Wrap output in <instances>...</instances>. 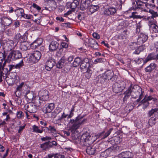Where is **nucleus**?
Wrapping results in <instances>:
<instances>
[{"label":"nucleus","instance_id":"6e6d98bb","mask_svg":"<svg viewBox=\"0 0 158 158\" xmlns=\"http://www.w3.org/2000/svg\"><path fill=\"white\" fill-rule=\"evenodd\" d=\"M23 61L22 60L20 62L15 65V69H20L23 65Z\"/></svg>","mask_w":158,"mask_h":158},{"label":"nucleus","instance_id":"0e129e2a","mask_svg":"<svg viewBox=\"0 0 158 158\" xmlns=\"http://www.w3.org/2000/svg\"><path fill=\"white\" fill-rule=\"evenodd\" d=\"M61 48H68V44L65 42H62L61 43Z\"/></svg>","mask_w":158,"mask_h":158},{"label":"nucleus","instance_id":"393cba45","mask_svg":"<svg viewBox=\"0 0 158 158\" xmlns=\"http://www.w3.org/2000/svg\"><path fill=\"white\" fill-rule=\"evenodd\" d=\"M66 60V58L65 56H63L57 63L56 64L57 68L59 69L62 68Z\"/></svg>","mask_w":158,"mask_h":158},{"label":"nucleus","instance_id":"39448f33","mask_svg":"<svg viewBox=\"0 0 158 158\" xmlns=\"http://www.w3.org/2000/svg\"><path fill=\"white\" fill-rule=\"evenodd\" d=\"M41 56V52L39 51L34 52L32 54L30 55L29 59L31 62H36L40 58Z\"/></svg>","mask_w":158,"mask_h":158},{"label":"nucleus","instance_id":"5701e85b","mask_svg":"<svg viewBox=\"0 0 158 158\" xmlns=\"http://www.w3.org/2000/svg\"><path fill=\"white\" fill-rule=\"evenodd\" d=\"M51 142L48 141V142H46L40 145V148L43 149V150L46 151L49 148H52V146L51 145Z\"/></svg>","mask_w":158,"mask_h":158},{"label":"nucleus","instance_id":"a211bd4d","mask_svg":"<svg viewBox=\"0 0 158 158\" xmlns=\"http://www.w3.org/2000/svg\"><path fill=\"white\" fill-rule=\"evenodd\" d=\"M104 78L106 79V80H111L113 78L114 75V73L113 71L108 70L105 72L104 73Z\"/></svg>","mask_w":158,"mask_h":158},{"label":"nucleus","instance_id":"4d7b16f0","mask_svg":"<svg viewBox=\"0 0 158 158\" xmlns=\"http://www.w3.org/2000/svg\"><path fill=\"white\" fill-rule=\"evenodd\" d=\"M62 109L61 108L58 107L56 108L54 110V112L57 115H59L62 112Z\"/></svg>","mask_w":158,"mask_h":158},{"label":"nucleus","instance_id":"4be33fe9","mask_svg":"<svg viewBox=\"0 0 158 158\" xmlns=\"http://www.w3.org/2000/svg\"><path fill=\"white\" fill-rule=\"evenodd\" d=\"M113 130L112 128L110 129L107 132L105 133V131H103L98 134V136L99 138L101 139H105L110 134L111 131Z\"/></svg>","mask_w":158,"mask_h":158},{"label":"nucleus","instance_id":"2eb2a0df","mask_svg":"<svg viewBox=\"0 0 158 158\" xmlns=\"http://www.w3.org/2000/svg\"><path fill=\"white\" fill-rule=\"evenodd\" d=\"M138 87H139L135 85L132 88L129 87L127 90L123 94L129 96L131 95L132 97L134 96V95L133 94V93H136L137 92V89H138Z\"/></svg>","mask_w":158,"mask_h":158},{"label":"nucleus","instance_id":"09e8293b","mask_svg":"<svg viewBox=\"0 0 158 158\" xmlns=\"http://www.w3.org/2000/svg\"><path fill=\"white\" fill-rule=\"evenodd\" d=\"M46 128L48 129V131H51V133H56V129L55 126H52L50 125L48 127H46Z\"/></svg>","mask_w":158,"mask_h":158},{"label":"nucleus","instance_id":"72a5a7b5","mask_svg":"<svg viewBox=\"0 0 158 158\" xmlns=\"http://www.w3.org/2000/svg\"><path fill=\"white\" fill-rule=\"evenodd\" d=\"M110 152L108 149H107L105 151L101 152L100 158H106L109 156Z\"/></svg>","mask_w":158,"mask_h":158},{"label":"nucleus","instance_id":"c03bdc74","mask_svg":"<svg viewBox=\"0 0 158 158\" xmlns=\"http://www.w3.org/2000/svg\"><path fill=\"white\" fill-rule=\"evenodd\" d=\"M29 44L27 42H23L21 43L20 48L22 50L26 51L28 49Z\"/></svg>","mask_w":158,"mask_h":158},{"label":"nucleus","instance_id":"473e14b6","mask_svg":"<svg viewBox=\"0 0 158 158\" xmlns=\"http://www.w3.org/2000/svg\"><path fill=\"white\" fill-rule=\"evenodd\" d=\"M146 97L140 102L143 104V109L145 110V109L149 106L150 102Z\"/></svg>","mask_w":158,"mask_h":158},{"label":"nucleus","instance_id":"bf43d9fd","mask_svg":"<svg viewBox=\"0 0 158 158\" xmlns=\"http://www.w3.org/2000/svg\"><path fill=\"white\" fill-rule=\"evenodd\" d=\"M63 49L62 48H60L59 49V51L56 52V55L57 56H60L61 55H63Z\"/></svg>","mask_w":158,"mask_h":158},{"label":"nucleus","instance_id":"f3484780","mask_svg":"<svg viewBox=\"0 0 158 158\" xmlns=\"http://www.w3.org/2000/svg\"><path fill=\"white\" fill-rule=\"evenodd\" d=\"M59 46V43L56 41H52L49 46V49L50 52H53L57 50Z\"/></svg>","mask_w":158,"mask_h":158},{"label":"nucleus","instance_id":"603ef678","mask_svg":"<svg viewBox=\"0 0 158 158\" xmlns=\"http://www.w3.org/2000/svg\"><path fill=\"white\" fill-rule=\"evenodd\" d=\"M156 118H150L148 121L149 125L152 126L153 125H154L156 123Z\"/></svg>","mask_w":158,"mask_h":158},{"label":"nucleus","instance_id":"412c9836","mask_svg":"<svg viewBox=\"0 0 158 158\" xmlns=\"http://www.w3.org/2000/svg\"><path fill=\"white\" fill-rule=\"evenodd\" d=\"M156 67L157 65L154 63H152L145 68L144 70L146 72L150 73L154 69L156 70Z\"/></svg>","mask_w":158,"mask_h":158},{"label":"nucleus","instance_id":"79ce46f5","mask_svg":"<svg viewBox=\"0 0 158 158\" xmlns=\"http://www.w3.org/2000/svg\"><path fill=\"white\" fill-rule=\"evenodd\" d=\"M32 128L33 130V132L40 133H41L43 132V129L42 127H41V129H40L38 126L35 125H34L32 127Z\"/></svg>","mask_w":158,"mask_h":158},{"label":"nucleus","instance_id":"f257e3e1","mask_svg":"<svg viewBox=\"0 0 158 158\" xmlns=\"http://www.w3.org/2000/svg\"><path fill=\"white\" fill-rule=\"evenodd\" d=\"M79 143L82 146L86 147V153L90 155H94L96 151H98L97 148L100 147L97 144H94L92 146L91 144L93 143L91 136L89 133L86 132L83 134L79 139Z\"/></svg>","mask_w":158,"mask_h":158},{"label":"nucleus","instance_id":"8fccbe9b","mask_svg":"<svg viewBox=\"0 0 158 158\" xmlns=\"http://www.w3.org/2000/svg\"><path fill=\"white\" fill-rule=\"evenodd\" d=\"M147 98L149 101H152L151 103L153 104H154L157 101V99L152 96H149Z\"/></svg>","mask_w":158,"mask_h":158},{"label":"nucleus","instance_id":"bb28decb","mask_svg":"<svg viewBox=\"0 0 158 158\" xmlns=\"http://www.w3.org/2000/svg\"><path fill=\"white\" fill-rule=\"evenodd\" d=\"M137 4V6H135V10H136L137 9H140L141 10L144 11L145 12L147 11L146 10L143 9V3L142 2V1H137L136 2Z\"/></svg>","mask_w":158,"mask_h":158},{"label":"nucleus","instance_id":"6e6552de","mask_svg":"<svg viewBox=\"0 0 158 158\" xmlns=\"http://www.w3.org/2000/svg\"><path fill=\"white\" fill-rule=\"evenodd\" d=\"M138 89H137V92L135 93V96H134L132 97V98H136L139 96V98L134 102V105L137 104V103L139 102L142 99L144 93V91H143L141 88L140 87H138Z\"/></svg>","mask_w":158,"mask_h":158},{"label":"nucleus","instance_id":"774afa93","mask_svg":"<svg viewBox=\"0 0 158 158\" xmlns=\"http://www.w3.org/2000/svg\"><path fill=\"white\" fill-rule=\"evenodd\" d=\"M32 16L30 15H27L25 14L24 13V15H23L22 17H24V18L27 19H30L31 18Z\"/></svg>","mask_w":158,"mask_h":158},{"label":"nucleus","instance_id":"f704fd0d","mask_svg":"<svg viewBox=\"0 0 158 158\" xmlns=\"http://www.w3.org/2000/svg\"><path fill=\"white\" fill-rule=\"evenodd\" d=\"M145 49V45H142L139 46L137 49H135L134 53L136 54H139L140 53L143 51Z\"/></svg>","mask_w":158,"mask_h":158},{"label":"nucleus","instance_id":"338daca9","mask_svg":"<svg viewBox=\"0 0 158 158\" xmlns=\"http://www.w3.org/2000/svg\"><path fill=\"white\" fill-rule=\"evenodd\" d=\"M104 59L102 58H99L94 60V62L97 63H101L104 62Z\"/></svg>","mask_w":158,"mask_h":158},{"label":"nucleus","instance_id":"4468645a","mask_svg":"<svg viewBox=\"0 0 158 158\" xmlns=\"http://www.w3.org/2000/svg\"><path fill=\"white\" fill-rule=\"evenodd\" d=\"M55 64V60L52 58H49L46 62V69L47 70L50 71Z\"/></svg>","mask_w":158,"mask_h":158},{"label":"nucleus","instance_id":"b1692460","mask_svg":"<svg viewBox=\"0 0 158 158\" xmlns=\"http://www.w3.org/2000/svg\"><path fill=\"white\" fill-rule=\"evenodd\" d=\"M16 39L20 41L21 43L26 42V41L27 39V37L25 35H23L22 36L20 33H18L15 35Z\"/></svg>","mask_w":158,"mask_h":158},{"label":"nucleus","instance_id":"ea45409f","mask_svg":"<svg viewBox=\"0 0 158 158\" xmlns=\"http://www.w3.org/2000/svg\"><path fill=\"white\" fill-rule=\"evenodd\" d=\"M15 12L17 13V15L18 16L22 17L24 15V10L22 8H19L15 10Z\"/></svg>","mask_w":158,"mask_h":158},{"label":"nucleus","instance_id":"9d476101","mask_svg":"<svg viewBox=\"0 0 158 158\" xmlns=\"http://www.w3.org/2000/svg\"><path fill=\"white\" fill-rule=\"evenodd\" d=\"M37 107L36 105L31 103H29L26 107L25 106V109L30 113H34L36 112Z\"/></svg>","mask_w":158,"mask_h":158},{"label":"nucleus","instance_id":"de8ad7c7","mask_svg":"<svg viewBox=\"0 0 158 158\" xmlns=\"http://www.w3.org/2000/svg\"><path fill=\"white\" fill-rule=\"evenodd\" d=\"M46 101H43L39 98V100L36 102V105L37 106H42L45 103Z\"/></svg>","mask_w":158,"mask_h":158},{"label":"nucleus","instance_id":"3c124183","mask_svg":"<svg viewBox=\"0 0 158 158\" xmlns=\"http://www.w3.org/2000/svg\"><path fill=\"white\" fill-rule=\"evenodd\" d=\"M112 139L114 140L115 143V144H118L120 143L122 141V139L119 136H117L114 137Z\"/></svg>","mask_w":158,"mask_h":158},{"label":"nucleus","instance_id":"a878e982","mask_svg":"<svg viewBox=\"0 0 158 158\" xmlns=\"http://www.w3.org/2000/svg\"><path fill=\"white\" fill-rule=\"evenodd\" d=\"M156 59V55L154 53L149 54L146 58L143 60V64H146L148 62L152 60Z\"/></svg>","mask_w":158,"mask_h":158},{"label":"nucleus","instance_id":"7c9ffc66","mask_svg":"<svg viewBox=\"0 0 158 158\" xmlns=\"http://www.w3.org/2000/svg\"><path fill=\"white\" fill-rule=\"evenodd\" d=\"M48 4L49 8L52 10H54L57 6L56 2L53 0L49 1L48 2Z\"/></svg>","mask_w":158,"mask_h":158},{"label":"nucleus","instance_id":"e433bc0d","mask_svg":"<svg viewBox=\"0 0 158 158\" xmlns=\"http://www.w3.org/2000/svg\"><path fill=\"white\" fill-rule=\"evenodd\" d=\"M81 59L80 58L78 57L75 58L72 64L73 67H76L80 65Z\"/></svg>","mask_w":158,"mask_h":158},{"label":"nucleus","instance_id":"cd10ccee","mask_svg":"<svg viewBox=\"0 0 158 158\" xmlns=\"http://www.w3.org/2000/svg\"><path fill=\"white\" fill-rule=\"evenodd\" d=\"M80 0H74L71 3L68 2L69 4V7L72 9H74L79 5Z\"/></svg>","mask_w":158,"mask_h":158},{"label":"nucleus","instance_id":"ddd939ff","mask_svg":"<svg viewBox=\"0 0 158 158\" xmlns=\"http://www.w3.org/2000/svg\"><path fill=\"white\" fill-rule=\"evenodd\" d=\"M91 3L90 0H81L80 9L81 10H84L89 8Z\"/></svg>","mask_w":158,"mask_h":158},{"label":"nucleus","instance_id":"aec40b11","mask_svg":"<svg viewBox=\"0 0 158 158\" xmlns=\"http://www.w3.org/2000/svg\"><path fill=\"white\" fill-rule=\"evenodd\" d=\"M108 149L110 152L112 151L114 152H119L122 150L123 148V147L121 146L115 145L111 146L110 147L108 148Z\"/></svg>","mask_w":158,"mask_h":158},{"label":"nucleus","instance_id":"49530a36","mask_svg":"<svg viewBox=\"0 0 158 158\" xmlns=\"http://www.w3.org/2000/svg\"><path fill=\"white\" fill-rule=\"evenodd\" d=\"M68 114H65L64 111L62 112L58 115V118L57 120L59 121H61L63 118H66Z\"/></svg>","mask_w":158,"mask_h":158},{"label":"nucleus","instance_id":"6ab92c4d","mask_svg":"<svg viewBox=\"0 0 158 158\" xmlns=\"http://www.w3.org/2000/svg\"><path fill=\"white\" fill-rule=\"evenodd\" d=\"M89 45L94 49H98V45L97 42L93 39L90 38L87 39Z\"/></svg>","mask_w":158,"mask_h":158},{"label":"nucleus","instance_id":"e2e57ef3","mask_svg":"<svg viewBox=\"0 0 158 158\" xmlns=\"http://www.w3.org/2000/svg\"><path fill=\"white\" fill-rule=\"evenodd\" d=\"M24 84V82H22L19 85H18L16 88V90L17 91L20 92L21 91L22 88Z\"/></svg>","mask_w":158,"mask_h":158},{"label":"nucleus","instance_id":"864d4df0","mask_svg":"<svg viewBox=\"0 0 158 158\" xmlns=\"http://www.w3.org/2000/svg\"><path fill=\"white\" fill-rule=\"evenodd\" d=\"M6 81L9 85H12L14 83V79L13 78L6 77Z\"/></svg>","mask_w":158,"mask_h":158},{"label":"nucleus","instance_id":"7ed1b4c3","mask_svg":"<svg viewBox=\"0 0 158 158\" xmlns=\"http://www.w3.org/2000/svg\"><path fill=\"white\" fill-rule=\"evenodd\" d=\"M22 54L19 50H13L11 51L8 55L6 61L9 63L13 60L22 58Z\"/></svg>","mask_w":158,"mask_h":158},{"label":"nucleus","instance_id":"680f3d73","mask_svg":"<svg viewBox=\"0 0 158 158\" xmlns=\"http://www.w3.org/2000/svg\"><path fill=\"white\" fill-rule=\"evenodd\" d=\"M150 13L152 14V17L153 18L154 17H156L158 16V15L157 14V13L156 12H155L153 10H150L149 11Z\"/></svg>","mask_w":158,"mask_h":158},{"label":"nucleus","instance_id":"423d86ee","mask_svg":"<svg viewBox=\"0 0 158 158\" xmlns=\"http://www.w3.org/2000/svg\"><path fill=\"white\" fill-rule=\"evenodd\" d=\"M123 84V82H120L115 83L113 84L112 86L113 91L115 93H118L121 92L125 88Z\"/></svg>","mask_w":158,"mask_h":158},{"label":"nucleus","instance_id":"69168bd1","mask_svg":"<svg viewBox=\"0 0 158 158\" xmlns=\"http://www.w3.org/2000/svg\"><path fill=\"white\" fill-rule=\"evenodd\" d=\"M32 6L36 9L38 11L40 10L41 8L38 5L35 3H34L32 5Z\"/></svg>","mask_w":158,"mask_h":158},{"label":"nucleus","instance_id":"052dcab7","mask_svg":"<svg viewBox=\"0 0 158 158\" xmlns=\"http://www.w3.org/2000/svg\"><path fill=\"white\" fill-rule=\"evenodd\" d=\"M38 40H35L31 44V45L35 46V48H37L38 46H40L41 44V43L39 44L38 43Z\"/></svg>","mask_w":158,"mask_h":158},{"label":"nucleus","instance_id":"f03ea898","mask_svg":"<svg viewBox=\"0 0 158 158\" xmlns=\"http://www.w3.org/2000/svg\"><path fill=\"white\" fill-rule=\"evenodd\" d=\"M83 118V116L79 115L75 119H70L69 123L72 125L70 128V130L72 133L74 132L76 130L79 128L81 125L84 124L86 121V119Z\"/></svg>","mask_w":158,"mask_h":158},{"label":"nucleus","instance_id":"13d9d810","mask_svg":"<svg viewBox=\"0 0 158 158\" xmlns=\"http://www.w3.org/2000/svg\"><path fill=\"white\" fill-rule=\"evenodd\" d=\"M152 28L153 31L155 32L158 33V26L155 24L152 25Z\"/></svg>","mask_w":158,"mask_h":158},{"label":"nucleus","instance_id":"c85d7f7f","mask_svg":"<svg viewBox=\"0 0 158 158\" xmlns=\"http://www.w3.org/2000/svg\"><path fill=\"white\" fill-rule=\"evenodd\" d=\"M89 11L91 13V14H93L94 12L97 11L100 7L98 5H91L89 6Z\"/></svg>","mask_w":158,"mask_h":158},{"label":"nucleus","instance_id":"4c0bfd02","mask_svg":"<svg viewBox=\"0 0 158 158\" xmlns=\"http://www.w3.org/2000/svg\"><path fill=\"white\" fill-rule=\"evenodd\" d=\"M93 68L91 67L87 69V71L85 73V76L87 78L89 79L90 77L93 73Z\"/></svg>","mask_w":158,"mask_h":158},{"label":"nucleus","instance_id":"2f4dec72","mask_svg":"<svg viewBox=\"0 0 158 158\" xmlns=\"http://www.w3.org/2000/svg\"><path fill=\"white\" fill-rule=\"evenodd\" d=\"M2 23L5 26H9L11 23L12 20L7 17L3 18L2 20Z\"/></svg>","mask_w":158,"mask_h":158},{"label":"nucleus","instance_id":"1a4fd4ad","mask_svg":"<svg viewBox=\"0 0 158 158\" xmlns=\"http://www.w3.org/2000/svg\"><path fill=\"white\" fill-rule=\"evenodd\" d=\"M55 104L54 103H48L45 105L42 109V111L45 114L50 113L54 109Z\"/></svg>","mask_w":158,"mask_h":158},{"label":"nucleus","instance_id":"dca6fc26","mask_svg":"<svg viewBox=\"0 0 158 158\" xmlns=\"http://www.w3.org/2000/svg\"><path fill=\"white\" fill-rule=\"evenodd\" d=\"M40 95L41 99L43 101H48L49 98V93L46 90H42L40 91Z\"/></svg>","mask_w":158,"mask_h":158},{"label":"nucleus","instance_id":"c9c22d12","mask_svg":"<svg viewBox=\"0 0 158 158\" xmlns=\"http://www.w3.org/2000/svg\"><path fill=\"white\" fill-rule=\"evenodd\" d=\"M120 155H121L122 157L123 158H130L132 156L131 153L128 151L123 152Z\"/></svg>","mask_w":158,"mask_h":158},{"label":"nucleus","instance_id":"c756f323","mask_svg":"<svg viewBox=\"0 0 158 158\" xmlns=\"http://www.w3.org/2000/svg\"><path fill=\"white\" fill-rule=\"evenodd\" d=\"M7 54L4 51L3 52H0V65L2 64L3 61L6 60V58Z\"/></svg>","mask_w":158,"mask_h":158},{"label":"nucleus","instance_id":"a18cd8bd","mask_svg":"<svg viewBox=\"0 0 158 158\" xmlns=\"http://www.w3.org/2000/svg\"><path fill=\"white\" fill-rule=\"evenodd\" d=\"M137 43L135 42H131L129 44V48L132 50H135L137 47Z\"/></svg>","mask_w":158,"mask_h":158},{"label":"nucleus","instance_id":"a19ab883","mask_svg":"<svg viewBox=\"0 0 158 158\" xmlns=\"http://www.w3.org/2000/svg\"><path fill=\"white\" fill-rule=\"evenodd\" d=\"M158 111V109L157 108H155L154 109H152L149 110L147 114V116L148 117H150L153 115L156 112Z\"/></svg>","mask_w":158,"mask_h":158},{"label":"nucleus","instance_id":"58836bf2","mask_svg":"<svg viewBox=\"0 0 158 158\" xmlns=\"http://www.w3.org/2000/svg\"><path fill=\"white\" fill-rule=\"evenodd\" d=\"M25 97L29 100H32L34 97L33 92L30 91H27Z\"/></svg>","mask_w":158,"mask_h":158},{"label":"nucleus","instance_id":"9b49d317","mask_svg":"<svg viewBox=\"0 0 158 158\" xmlns=\"http://www.w3.org/2000/svg\"><path fill=\"white\" fill-rule=\"evenodd\" d=\"M80 65L81 69H84L87 67V69L88 68L91 67H90V63L89 61V60L87 58L81 59V62Z\"/></svg>","mask_w":158,"mask_h":158},{"label":"nucleus","instance_id":"20e7f679","mask_svg":"<svg viewBox=\"0 0 158 158\" xmlns=\"http://www.w3.org/2000/svg\"><path fill=\"white\" fill-rule=\"evenodd\" d=\"M6 62L9 63L6 61V60L3 64V67H2V69H3L4 74L5 75L9 74V73L10 72L12 71H14V70L15 69V65L10 64H6Z\"/></svg>","mask_w":158,"mask_h":158},{"label":"nucleus","instance_id":"f8f14e48","mask_svg":"<svg viewBox=\"0 0 158 158\" xmlns=\"http://www.w3.org/2000/svg\"><path fill=\"white\" fill-rule=\"evenodd\" d=\"M148 39V35L143 33H141L138 36L137 39V43L139 45L142 44L146 41Z\"/></svg>","mask_w":158,"mask_h":158},{"label":"nucleus","instance_id":"37998d69","mask_svg":"<svg viewBox=\"0 0 158 158\" xmlns=\"http://www.w3.org/2000/svg\"><path fill=\"white\" fill-rule=\"evenodd\" d=\"M104 74H102L98 76V82L101 84L103 83L106 80L105 78H104Z\"/></svg>","mask_w":158,"mask_h":158},{"label":"nucleus","instance_id":"0eeeda50","mask_svg":"<svg viewBox=\"0 0 158 158\" xmlns=\"http://www.w3.org/2000/svg\"><path fill=\"white\" fill-rule=\"evenodd\" d=\"M116 12L115 8L113 7L105 8L103 11V14L106 16L114 15Z\"/></svg>","mask_w":158,"mask_h":158},{"label":"nucleus","instance_id":"5fc2aeb1","mask_svg":"<svg viewBox=\"0 0 158 158\" xmlns=\"http://www.w3.org/2000/svg\"><path fill=\"white\" fill-rule=\"evenodd\" d=\"M16 115L18 118L21 119L23 118L24 114L21 111L19 110L17 112Z\"/></svg>","mask_w":158,"mask_h":158}]
</instances>
